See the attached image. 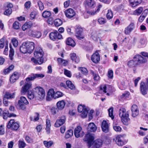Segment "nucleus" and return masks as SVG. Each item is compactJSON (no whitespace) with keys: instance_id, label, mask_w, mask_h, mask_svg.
Returning <instances> with one entry per match:
<instances>
[{"instance_id":"nucleus-1","label":"nucleus","mask_w":148,"mask_h":148,"mask_svg":"<svg viewBox=\"0 0 148 148\" xmlns=\"http://www.w3.org/2000/svg\"><path fill=\"white\" fill-rule=\"evenodd\" d=\"M44 77V75L42 74H33L32 76L28 77L26 79V81L27 82H25V85L22 87V90L21 92L22 94H25L27 91L29 90V89L32 86V84L30 81L34 80L37 78H43Z\"/></svg>"},{"instance_id":"nucleus-2","label":"nucleus","mask_w":148,"mask_h":148,"mask_svg":"<svg viewBox=\"0 0 148 148\" xmlns=\"http://www.w3.org/2000/svg\"><path fill=\"white\" fill-rule=\"evenodd\" d=\"M119 115L123 123L125 125H128L130 119L129 117V114L127 112H126L125 109L124 108L120 109Z\"/></svg>"},{"instance_id":"nucleus-3","label":"nucleus","mask_w":148,"mask_h":148,"mask_svg":"<svg viewBox=\"0 0 148 148\" xmlns=\"http://www.w3.org/2000/svg\"><path fill=\"white\" fill-rule=\"evenodd\" d=\"M20 125L18 122H15L14 119H11L8 123L7 127L8 129L16 131L19 128Z\"/></svg>"},{"instance_id":"nucleus-4","label":"nucleus","mask_w":148,"mask_h":148,"mask_svg":"<svg viewBox=\"0 0 148 148\" xmlns=\"http://www.w3.org/2000/svg\"><path fill=\"white\" fill-rule=\"evenodd\" d=\"M29 102L26 98L24 97H21L18 101V105L19 108L23 110L26 108L25 105L28 104Z\"/></svg>"},{"instance_id":"nucleus-5","label":"nucleus","mask_w":148,"mask_h":148,"mask_svg":"<svg viewBox=\"0 0 148 148\" xmlns=\"http://www.w3.org/2000/svg\"><path fill=\"white\" fill-rule=\"evenodd\" d=\"M133 58L136 62L137 65L144 64L147 62V60L146 58L143 57L139 54L136 55Z\"/></svg>"},{"instance_id":"nucleus-6","label":"nucleus","mask_w":148,"mask_h":148,"mask_svg":"<svg viewBox=\"0 0 148 148\" xmlns=\"http://www.w3.org/2000/svg\"><path fill=\"white\" fill-rule=\"evenodd\" d=\"M35 92L36 93L37 96L40 99H42L45 96V92L43 89L40 87H37L35 88Z\"/></svg>"},{"instance_id":"nucleus-7","label":"nucleus","mask_w":148,"mask_h":148,"mask_svg":"<svg viewBox=\"0 0 148 148\" xmlns=\"http://www.w3.org/2000/svg\"><path fill=\"white\" fill-rule=\"evenodd\" d=\"M50 38L52 40H55L57 39H61L62 36L57 31L51 32L49 34Z\"/></svg>"},{"instance_id":"nucleus-8","label":"nucleus","mask_w":148,"mask_h":148,"mask_svg":"<svg viewBox=\"0 0 148 148\" xmlns=\"http://www.w3.org/2000/svg\"><path fill=\"white\" fill-rule=\"evenodd\" d=\"M43 51L40 47H38L36 48L34 53V55L36 58L39 59H43Z\"/></svg>"},{"instance_id":"nucleus-9","label":"nucleus","mask_w":148,"mask_h":148,"mask_svg":"<svg viewBox=\"0 0 148 148\" xmlns=\"http://www.w3.org/2000/svg\"><path fill=\"white\" fill-rule=\"evenodd\" d=\"M83 30L82 28L80 26H77L75 29V36L79 39L81 40L84 38L82 34Z\"/></svg>"},{"instance_id":"nucleus-10","label":"nucleus","mask_w":148,"mask_h":148,"mask_svg":"<svg viewBox=\"0 0 148 148\" xmlns=\"http://www.w3.org/2000/svg\"><path fill=\"white\" fill-rule=\"evenodd\" d=\"M66 120V118L65 116H62L56 120L55 124V126L57 127H60L64 123Z\"/></svg>"},{"instance_id":"nucleus-11","label":"nucleus","mask_w":148,"mask_h":148,"mask_svg":"<svg viewBox=\"0 0 148 148\" xmlns=\"http://www.w3.org/2000/svg\"><path fill=\"white\" fill-rule=\"evenodd\" d=\"M64 13L66 17L69 18L73 17L76 14L74 10L71 8H69L65 10Z\"/></svg>"},{"instance_id":"nucleus-12","label":"nucleus","mask_w":148,"mask_h":148,"mask_svg":"<svg viewBox=\"0 0 148 148\" xmlns=\"http://www.w3.org/2000/svg\"><path fill=\"white\" fill-rule=\"evenodd\" d=\"M92 61L95 63H98L100 61V56L97 51L93 54L91 58Z\"/></svg>"},{"instance_id":"nucleus-13","label":"nucleus","mask_w":148,"mask_h":148,"mask_svg":"<svg viewBox=\"0 0 148 148\" xmlns=\"http://www.w3.org/2000/svg\"><path fill=\"white\" fill-rule=\"evenodd\" d=\"M27 46H28V45H27L26 42L23 43L20 47V51L24 54L27 53H29L28 49Z\"/></svg>"},{"instance_id":"nucleus-14","label":"nucleus","mask_w":148,"mask_h":148,"mask_svg":"<svg viewBox=\"0 0 148 148\" xmlns=\"http://www.w3.org/2000/svg\"><path fill=\"white\" fill-rule=\"evenodd\" d=\"M135 28V24L131 23L127 27H126L124 30L125 34H129Z\"/></svg>"},{"instance_id":"nucleus-15","label":"nucleus","mask_w":148,"mask_h":148,"mask_svg":"<svg viewBox=\"0 0 148 148\" xmlns=\"http://www.w3.org/2000/svg\"><path fill=\"white\" fill-rule=\"evenodd\" d=\"M135 28V24L131 23L127 27H126L124 30L125 34H129Z\"/></svg>"},{"instance_id":"nucleus-16","label":"nucleus","mask_w":148,"mask_h":148,"mask_svg":"<svg viewBox=\"0 0 148 148\" xmlns=\"http://www.w3.org/2000/svg\"><path fill=\"white\" fill-rule=\"evenodd\" d=\"M124 135H118L116 138V142L117 144L119 146H122L124 145L123 141Z\"/></svg>"},{"instance_id":"nucleus-17","label":"nucleus","mask_w":148,"mask_h":148,"mask_svg":"<svg viewBox=\"0 0 148 148\" xmlns=\"http://www.w3.org/2000/svg\"><path fill=\"white\" fill-rule=\"evenodd\" d=\"M131 110L132 111V116L135 117L138 114L139 111L138 106L135 104L133 105L132 107Z\"/></svg>"},{"instance_id":"nucleus-18","label":"nucleus","mask_w":148,"mask_h":148,"mask_svg":"<svg viewBox=\"0 0 148 148\" xmlns=\"http://www.w3.org/2000/svg\"><path fill=\"white\" fill-rule=\"evenodd\" d=\"M140 89L141 93L143 95H145L147 93V88L145 87V83L142 82L140 84Z\"/></svg>"},{"instance_id":"nucleus-19","label":"nucleus","mask_w":148,"mask_h":148,"mask_svg":"<svg viewBox=\"0 0 148 148\" xmlns=\"http://www.w3.org/2000/svg\"><path fill=\"white\" fill-rule=\"evenodd\" d=\"M101 128L103 131L105 133L109 131V125L106 121L103 120V121L101 123Z\"/></svg>"},{"instance_id":"nucleus-20","label":"nucleus","mask_w":148,"mask_h":148,"mask_svg":"<svg viewBox=\"0 0 148 148\" xmlns=\"http://www.w3.org/2000/svg\"><path fill=\"white\" fill-rule=\"evenodd\" d=\"M55 94V93L53 89H49L48 92L47 96L46 98L47 100L49 101L51 99V98H54Z\"/></svg>"},{"instance_id":"nucleus-21","label":"nucleus","mask_w":148,"mask_h":148,"mask_svg":"<svg viewBox=\"0 0 148 148\" xmlns=\"http://www.w3.org/2000/svg\"><path fill=\"white\" fill-rule=\"evenodd\" d=\"M86 6L92 8L95 6V2L94 0H86L85 1Z\"/></svg>"},{"instance_id":"nucleus-22","label":"nucleus","mask_w":148,"mask_h":148,"mask_svg":"<svg viewBox=\"0 0 148 148\" xmlns=\"http://www.w3.org/2000/svg\"><path fill=\"white\" fill-rule=\"evenodd\" d=\"M26 42L28 46L27 47L28 49L29 53H31L32 52L34 49V43L32 42Z\"/></svg>"},{"instance_id":"nucleus-23","label":"nucleus","mask_w":148,"mask_h":148,"mask_svg":"<svg viewBox=\"0 0 148 148\" xmlns=\"http://www.w3.org/2000/svg\"><path fill=\"white\" fill-rule=\"evenodd\" d=\"M87 129L88 131L94 132L97 130V127L93 123H91L89 124Z\"/></svg>"},{"instance_id":"nucleus-24","label":"nucleus","mask_w":148,"mask_h":148,"mask_svg":"<svg viewBox=\"0 0 148 148\" xmlns=\"http://www.w3.org/2000/svg\"><path fill=\"white\" fill-rule=\"evenodd\" d=\"M102 140L100 139H97L94 141L93 145L94 148H99L100 147L102 144Z\"/></svg>"},{"instance_id":"nucleus-25","label":"nucleus","mask_w":148,"mask_h":148,"mask_svg":"<svg viewBox=\"0 0 148 148\" xmlns=\"http://www.w3.org/2000/svg\"><path fill=\"white\" fill-rule=\"evenodd\" d=\"M65 103L64 100L58 101L56 104L57 108L59 110H62L64 107Z\"/></svg>"},{"instance_id":"nucleus-26","label":"nucleus","mask_w":148,"mask_h":148,"mask_svg":"<svg viewBox=\"0 0 148 148\" xmlns=\"http://www.w3.org/2000/svg\"><path fill=\"white\" fill-rule=\"evenodd\" d=\"M70 57L71 60L75 63H77L79 62V58L78 56H76L75 53H71Z\"/></svg>"},{"instance_id":"nucleus-27","label":"nucleus","mask_w":148,"mask_h":148,"mask_svg":"<svg viewBox=\"0 0 148 148\" xmlns=\"http://www.w3.org/2000/svg\"><path fill=\"white\" fill-rule=\"evenodd\" d=\"M85 137L86 140L88 141V144L90 145L94 139L93 136L90 133H87Z\"/></svg>"},{"instance_id":"nucleus-28","label":"nucleus","mask_w":148,"mask_h":148,"mask_svg":"<svg viewBox=\"0 0 148 148\" xmlns=\"http://www.w3.org/2000/svg\"><path fill=\"white\" fill-rule=\"evenodd\" d=\"M29 32L31 33L30 36L34 37L39 38L41 36L40 32L39 31H30Z\"/></svg>"},{"instance_id":"nucleus-29","label":"nucleus","mask_w":148,"mask_h":148,"mask_svg":"<svg viewBox=\"0 0 148 148\" xmlns=\"http://www.w3.org/2000/svg\"><path fill=\"white\" fill-rule=\"evenodd\" d=\"M18 73L14 72L11 75L10 78V81L12 83L15 82L16 80L18 78Z\"/></svg>"},{"instance_id":"nucleus-30","label":"nucleus","mask_w":148,"mask_h":148,"mask_svg":"<svg viewBox=\"0 0 148 148\" xmlns=\"http://www.w3.org/2000/svg\"><path fill=\"white\" fill-rule=\"evenodd\" d=\"M142 0H130L131 6L134 7L137 6L141 2Z\"/></svg>"},{"instance_id":"nucleus-31","label":"nucleus","mask_w":148,"mask_h":148,"mask_svg":"<svg viewBox=\"0 0 148 148\" xmlns=\"http://www.w3.org/2000/svg\"><path fill=\"white\" fill-rule=\"evenodd\" d=\"M33 25L32 22H26L22 26V28L23 31H25L28 28H30Z\"/></svg>"},{"instance_id":"nucleus-32","label":"nucleus","mask_w":148,"mask_h":148,"mask_svg":"<svg viewBox=\"0 0 148 148\" xmlns=\"http://www.w3.org/2000/svg\"><path fill=\"white\" fill-rule=\"evenodd\" d=\"M82 130V128L80 126H78L77 128H75L74 131V135L77 138H78L80 137V132Z\"/></svg>"},{"instance_id":"nucleus-33","label":"nucleus","mask_w":148,"mask_h":148,"mask_svg":"<svg viewBox=\"0 0 148 148\" xmlns=\"http://www.w3.org/2000/svg\"><path fill=\"white\" fill-rule=\"evenodd\" d=\"M66 43L67 45L74 47L75 45L74 41L71 38H69L66 40Z\"/></svg>"},{"instance_id":"nucleus-34","label":"nucleus","mask_w":148,"mask_h":148,"mask_svg":"<svg viewBox=\"0 0 148 148\" xmlns=\"http://www.w3.org/2000/svg\"><path fill=\"white\" fill-rule=\"evenodd\" d=\"M31 60L32 62L35 64H42L43 62V59L42 58L40 59H36L34 58H32Z\"/></svg>"},{"instance_id":"nucleus-35","label":"nucleus","mask_w":148,"mask_h":148,"mask_svg":"<svg viewBox=\"0 0 148 148\" xmlns=\"http://www.w3.org/2000/svg\"><path fill=\"white\" fill-rule=\"evenodd\" d=\"M127 65L130 67L133 68L136 66L137 64L135 61L132 60L128 62Z\"/></svg>"},{"instance_id":"nucleus-36","label":"nucleus","mask_w":148,"mask_h":148,"mask_svg":"<svg viewBox=\"0 0 148 148\" xmlns=\"http://www.w3.org/2000/svg\"><path fill=\"white\" fill-rule=\"evenodd\" d=\"M143 10L142 7H140L134 11L133 14L135 15H139L142 12Z\"/></svg>"},{"instance_id":"nucleus-37","label":"nucleus","mask_w":148,"mask_h":148,"mask_svg":"<svg viewBox=\"0 0 148 148\" xmlns=\"http://www.w3.org/2000/svg\"><path fill=\"white\" fill-rule=\"evenodd\" d=\"M67 86L71 90H74L75 87L74 84L70 81L68 80L66 82Z\"/></svg>"},{"instance_id":"nucleus-38","label":"nucleus","mask_w":148,"mask_h":148,"mask_svg":"<svg viewBox=\"0 0 148 148\" xmlns=\"http://www.w3.org/2000/svg\"><path fill=\"white\" fill-rule=\"evenodd\" d=\"M10 53L9 57L11 60H12L13 59V56L14 54V49L12 48V46L11 44H10Z\"/></svg>"},{"instance_id":"nucleus-39","label":"nucleus","mask_w":148,"mask_h":148,"mask_svg":"<svg viewBox=\"0 0 148 148\" xmlns=\"http://www.w3.org/2000/svg\"><path fill=\"white\" fill-rule=\"evenodd\" d=\"M54 24L56 27L61 25L63 23L62 21L59 18L56 19L54 21Z\"/></svg>"},{"instance_id":"nucleus-40","label":"nucleus","mask_w":148,"mask_h":148,"mask_svg":"<svg viewBox=\"0 0 148 148\" xmlns=\"http://www.w3.org/2000/svg\"><path fill=\"white\" fill-rule=\"evenodd\" d=\"M73 134V131L72 130H69L66 133L65 137L66 138H69L72 136Z\"/></svg>"},{"instance_id":"nucleus-41","label":"nucleus","mask_w":148,"mask_h":148,"mask_svg":"<svg viewBox=\"0 0 148 148\" xmlns=\"http://www.w3.org/2000/svg\"><path fill=\"white\" fill-rule=\"evenodd\" d=\"M15 93H14L11 94L9 92H6L5 95V97L6 99H11L14 97Z\"/></svg>"},{"instance_id":"nucleus-42","label":"nucleus","mask_w":148,"mask_h":148,"mask_svg":"<svg viewBox=\"0 0 148 148\" xmlns=\"http://www.w3.org/2000/svg\"><path fill=\"white\" fill-rule=\"evenodd\" d=\"M78 69L85 75H87L88 74V71L87 69L85 67H79L78 68Z\"/></svg>"},{"instance_id":"nucleus-43","label":"nucleus","mask_w":148,"mask_h":148,"mask_svg":"<svg viewBox=\"0 0 148 148\" xmlns=\"http://www.w3.org/2000/svg\"><path fill=\"white\" fill-rule=\"evenodd\" d=\"M43 143L46 147H49L51 146L53 144V142L51 141H44Z\"/></svg>"},{"instance_id":"nucleus-44","label":"nucleus","mask_w":148,"mask_h":148,"mask_svg":"<svg viewBox=\"0 0 148 148\" xmlns=\"http://www.w3.org/2000/svg\"><path fill=\"white\" fill-rule=\"evenodd\" d=\"M42 16L45 18L49 17L51 15V14L50 12L48 11H45L42 13Z\"/></svg>"},{"instance_id":"nucleus-45","label":"nucleus","mask_w":148,"mask_h":148,"mask_svg":"<svg viewBox=\"0 0 148 148\" xmlns=\"http://www.w3.org/2000/svg\"><path fill=\"white\" fill-rule=\"evenodd\" d=\"M81 114V116L83 118H86L87 115L88 113V110L86 109H84L82 112Z\"/></svg>"},{"instance_id":"nucleus-46","label":"nucleus","mask_w":148,"mask_h":148,"mask_svg":"<svg viewBox=\"0 0 148 148\" xmlns=\"http://www.w3.org/2000/svg\"><path fill=\"white\" fill-rule=\"evenodd\" d=\"M97 32H95L93 33L91 37L94 40L97 41L99 39V37L97 36Z\"/></svg>"},{"instance_id":"nucleus-47","label":"nucleus","mask_w":148,"mask_h":148,"mask_svg":"<svg viewBox=\"0 0 148 148\" xmlns=\"http://www.w3.org/2000/svg\"><path fill=\"white\" fill-rule=\"evenodd\" d=\"M27 95L28 98L30 99H33L34 97L33 92L31 90H28V91Z\"/></svg>"},{"instance_id":"nucleus-48","label":"nucleus","mask_w":148,"mask_h":148,"mask_svg":"<svg viewBox=\"0 0 148 148\" xmlns=\"http://www.w3.org/2000/svg\"><path fill=\"white\" fill-rule=\"evenodd\" d=\"M113 14L111 10H108L106 15V17L108 19H110L113 17Z\"/></svg>"},{"instance_id":"nucleus-49","label":"nucleus","mask_w":148,"mask_h":148,"mask_svg":"<svg viewBox=\"0 0 148 148\" xmlns=\"http://www.w3.org/2000/svg\"><path fill=\"white\" fill-rule=\"evenodd\" d=\"M63 94L62 93L59 91H58L55 93L54 94V98L56 99V98L61 97L63 96Z\"/></svg>"},{"instance_id":"nucleus-50","label":"nucleus","mask_w":148,"mask_h":148,"mask_svg":"<svg viewBox=\"0 0 148 148\" xmlns=\"http://www.w3.org/2000/svg\"><path fill=\"white\" fill-rule=\"evenodd\" d=\"M113 108L112 107L110 108L108 110L109 113V115L110 117L112 119L114 118V116L113 115Z\"/></svg>"},{"instance_id":"nucleus-51","label":"nucleus","mask_w":148,"mask_h":148,"mask_svg":"<svg viewBox=\"0 0 148 148\" xmlns=\"http://www.w3.org/2000/svg\"><path fill=\"white\" fill-rule=\"evenodd\" d=\"M86 109V106L82 105H79L78 107V111L79 112H82L84 109Z\"/></svg>"},{"instance_id":"nucleus-52","label":"nucleus","mask_w":148,"mask_h":148,"mask_svg":"<svg viewBox=\"0 0 148 148\" xmlns=\"http://www.w3.org/2000/svg\"><path fill=\"white\" fill-rule=\"evenodd\" d=\"M18 145L19 148H24L25 146V143L23 141L20 140L18 141Z\"/></svg>"},{"instance_id":"nucleus-53","label":"nucleus","mask_w":148,"mask_h":148,"mask_svg":"<svg viewBox=\"0 0 148 148\" xmlns=\"http://www.w3.org/2000/svg\"><path fill=\"white\" fill-rule=\"evenodd\" d=\"M13 27L14 29H17L19 28V24L18 22L16 21L13 24Z\"/></svg>"},{"instance_id":"nucleus-54","label":"nucleus","mask_w":148,"mask_h":148,"mask_svg":"<svg viewBox=\"0 0 148 148\" xmlns=\"http://www.w3.org/2000/svg\"><path fill=\"white\" fill-rule=\"evenodd\" d=\"M58 108L55 107H52L51 109V110L52 112V113L54 115L56 114V113L58 112Z\"/></svg>"},{"instance_id":"nucleus-55","label":"nucleus","mask_w":148,"mask_h":148,"mask_svg":"<svg viewBox=\"0 0 148 148\" xmlns=\"http://www.w3.org/2000/svg\"><path fill=\"white\" fill-rule=\"evenodd\" d=\"M12 9L10 8H6L5 11L4 12V14L7 16L10 15L12 13Z\"/></svg>"},{"instance_id":"nucleus-56","label":"nucleus","mask_w":148,"mask_h":148,"mask_svg":"<svg viewBox=\"0 0 148 148\" xmlns=\"http://www.w3.org/2000/svg\"><path fill=\"white\" fill-rule=\"evenodd\" d=\"M64 74L68 77H70L71 76V74L70 71L66 69H64Z\"/></svg>"},{"instance_id":"nucleus-57","label":"nucleus","mask_w":148,"mask_h":148,"mask_svg":"<svg viewBox=\"0 0 148 148\" xmlns=\"http://www.w3.org/2000/svg\"><path fill=\"white\" fill-rule=\"evenodd\" d=\"M98 22L100 25H103L106 23V20L103 18H100L98 19Z\"/></svg>"},{"instance_id":"nucleus-58","label":"nucleus","mask_w":148,"mask_h":148,"mask_svg":"<svg viewBox=\"0 0 148 148\" xmlns=\"http://www.w3.org/2000/svg\"><path fill=\"white\" fill-rule=\"evenodd\" d=\"M38 4L39 6L40 10H42L44 8L43 3L40 1H38Z\"/></svg>"},{"instance_id":"nucleus-59","label":"nucleus","mask_w":148,"mask_h":148,"mask_svg":"<svg viewBox=\"0 0 148 148\" xmlns=\"http://www.w3.org/2000/svg\"><path fill=\"white\" fill-rule=\"evenodd\" d=\"M12 42L13 45L15 47H16L18 45V42L17 40L15 38H13L12 40Z\"/></svg>"},{"instance_id":"nucleus-60","label":"nucleus","mask_w":148,"mask_h":148,"mask_svg":"<svg viewBox=\"0 0 148 148\" xmlns=\"http://www.w3.org/2000/svg\"><path fill=\"white\" fill-rule=\"evenodd\" d=\"M4 39L2 38L0 40V48H3L5 45Z\"/></svg>"},{"instance_id":"nucleus-61","label":"nucleus","mask_w":148,"mask_h":148,"mask_svg":"<svg viewBox=\"0 0 148 148\" xmlns=\"http://www.w3.org/2000/svg\"><path fill=\"white\" fill-rule=\"evenodd\" d=\"M2 114L3 118L5 119H6L8 117H9V112L8 111L6 112H3Z\"/></svg>"},{"instance_id":"nucleus-62","label":"nucleus","mask_w":148,"mask_h":148,"mask_svg":"<svg viewBox=\"0 0 148 148\" xmlns=\"http://www.w3.org/2000/svg\"><path fill=\"white\" fill-rule=\"evenodd\" d=\"M108 77L109 78L112 79L113 77V71L112 70H109L108 72Z\"/></svg>"},{"instance_id":"nucleus-63","label":"nucleus","mask_w":148,"mask_h":148,"mask_svg":"<svg viewBox=\"0 0 148 148\" xmlns=\"http://www.w3.org/2000/svg\"><path fill=\"white\" fill-rule=\"evenodd\" d=\"M113 129L116 131L120 132L121 131V128L119 126L116 125L113 127Z\"/></svg>"},{"instance_id":"nucleus-64","label":"nucleus","mask_w":148,"mask_h":148,"mask_svg":"<svg viewBox=\"0 0 148 148\" xmlns=\"http://www.w3.org/2000/svg\"><path fill=\"white\" fill-rule=\"evenodd\" d=\"M100 89L101 90H103V92L105 93H106V85H101L100 86Z\"/></svg>"}]
</instances>
